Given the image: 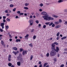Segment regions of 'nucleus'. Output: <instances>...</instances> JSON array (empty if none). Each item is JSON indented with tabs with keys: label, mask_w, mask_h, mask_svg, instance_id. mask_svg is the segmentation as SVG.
<instances>
[{
	"label": "nucleus",
	"mask_w": 67,
	"mask_h": 67,
	"mask_svg": "<svg viewBox=\"0 0 67 67\" xmlns=\"http://www.w3.org/2000/svg\"><path fill=\"white\" fill-rule=\"evenodd\" d=\"M46 25H43V29L46 28Z\"/></svg>",
	"instance_id": "c85d7f7f"
},
{
	"label": "nucleus",
	"mask_w": 67,
	"mask_h": 67,
	"mask_svg": "<svg viewBox=\"0 0 67 67\" xmlns=\"http://www.w3.org/2000/svg\"><path fill=\"white\" fill-rule=\"evenodd\" d=\"M8 65L9 67H11L12 66V63H9L8 64Z\"/></svg>",
	"instance_id": "dca6fc26"
},
{
	"label": "nucleus",
	"mask_w": 67,
	"mask_h": 67,
	"mask_svg": "<svg viewBox=\"0 0 67 67\" xmlns=\"http://www.w3.org/2000/svg\"><path fill=\"white\" fill-rule=\"evenodd\" d=\"M24 14L23 13H20V14H19V15H23Z\"/></svg>",
	"instance_id": "49530a36"
},
{
	"label": "nucleus",
	"mask_w": 67,
	"mask_h": 67,
	"mask_svg": "<svg viewBox=\"0 0 67 67\" xmlns=\"http://www.w3.org/2000/svg\"><path fill=\"white\" fill-rule=\"evenodd\" d=\"M17 65L18 66H20L21 65V62L19 61L17 62Z\"/></svg>",
	"instance_id": "9d476101"
},
{
	"label": "nucleus",
	"mask_w": 67,
	"mask_h": 67,
	"mask_svg": "<svg viewBox=\"0 0 67 67\" xmlns=\"http://www.w3.org/2000/svg\"><path fill=\"white\" fill-rule=\"evenodd\" d=\"M60 67H64V64H62L60 66Z\"/></svg>",
	"instance_id": "f704fd0d"
},
{
	"label": "nucleus",
	"mask_w": 67,
	"mask_h": 67,
	"mask_svg": "<svg viewBox=\"0 0 67 67\" xmlns=\"http://www.w3.org/2000/svg\"><path fill=\"white\" fill-rule=\"evenodd\" d=\"M47 64H48V63H44V67H45V66H46V65H47Z\"/></svg>",
	"instance_id": "412c9836"
},
{
	"label": "nucleus",
	"mask_w": 67,
	"mask_h": 67,
	"mask_svg": "<svg viewBox=\"0 0 67 67\" xmlns=\"http://www.w3.org/2000/svg\"><path fill=\"white\" fill-rule=\"evenodd\" d=\"M16 42H17V43H18L19 42H21V40H20V39H17L16 40Z\"/></svg>",
	"instance_id": "9b49d317"
},
{
	"label": "nucleus",
	"mask_w": 67,
	"mask_h": 67,
	"mask_svg": "<svg viewBox=\"0 0 67 67\" xmlns=\"http://www.w3.org/2000/svg\"><path fill=\"white\" fill-rule=\"evenodd\" d=\"M60 27V25H58L55 26V29H57L58 28H59V27Z\"/></svg>",
	"instance_id": "f8f14e48"
},
{
	"label": "nucleus",
	"mask_w": 67,
	"mask_h": 67,
	"mask_svg": "<svg viewBox=\"0 0 67 67\" xmlns=\"http://www.w3.org/2000/svg\"><path fill=\"white\" fill-rule=\"evenodd\" d=\"M16 53L17 54H18V53H19V51H16Z\"/></svg>",
	"instance_id": "864d4df0"
},
{
	"label": "nucleus",
	"mask_w": 67,
	"mask_h": 67,
	"mask_svg": "<svg viewBox=\"0 0 67 67\" xmlns=\"http://www.w3.org/2000/svg\"><path fill=\"white\" fill-rule=\"evenodd\" d=\"M13 53H14V54H15V55H16L17 54V53H16V52H15V51H13Z\"/></svg>",
	"instance_id": "bb28decb"
},
{
	"label": "nucleus",
	"mask_w": 67,
	"mask_h": 67,
	"mask_svg": "<svg viewBox=\"0 0 67 67\" xmlns=\"http://www.w3.org/2000/svg\"><path fill=\"white\" fill-rule=\"evenodd\" d=\"M5 13H9V12H8V10H5Z\"/></svg>",
	"instance_id": "c9c22d12"
},
{
	"label": "nucleus",
	"mask_w": 67,
	"mask_h": 67,
	"mask_svg": "<svg viewBox=\"0 0 67 67\" xmlns=\"http://www.w3.org/2000/svg\"><path fill=\"white\" fill-rule=\"evenodd\" d=\"M54 61H55V62H56L57 61V59H56V58H54Z\"/></svg>",
	"instance_id": "37998d69"
},
{
	"label": "nucleus",
	"mask_w": 67,
	"mask_h": 67,
	"mask_svg": "<svg viewBox=\"0 0 67 67\" xmlns=\"http://www.w3.org/2000/svg\"><path fill=\"white\" fill-rule=\"evenodd\" d=\"M36 23L37 24H38V23H39V21L37 20L36 21Z\"/></svg>",
	"instance_id": "58836bf2"
},
{
	"label": "nucleus",
	"mask_w": 67,
	"mask_h": 67,
	"mask_svg": "<svg viewBox=\"0 0 67 67\" xmlns=\"http://www.w3.org/2000/svg\"><path fill=\"white\" fill-rule=\"evenodd\" d=\"M29 23H30V25H32L33 24V20H30L29 21Z\"/></svg>",
	"instance_id": "39448f33"
},
{
	"label": "nucleus",
	"mask_w": 67,
	"mask_h": 67,
	"mask_svg": "<svg viewBox=\"0 0 67 67\" xmlns=\"http://www.w3.org/2000/svg\"><path fill=\"white\" fill-rule=\"evenodd\" d=\"M9 7L10 8H13L14 7V5L12 4H11L10 5Z\"/></svg>",
	"instance_id": "aec40b11"
},
{
	"label": "nucleus",
	"mask_w": 67,
	"mask_h": 67,
	"mask_svg": "<svg viewBox=\"0 0 67 67\" xmlns=\"http://www.w3.org/2000/svg\"><path fill=\"white\" fill-rule=\"evenodd\" d=\"M15 10H16V8H15L13 9V11H14V12H15Z\"/></svg>",
	"instance_id": "473e14b6"
},
{
	"label": "nucleus",
	"mask_w": 67,
	"mask_h": 67,
	"mask_svg": "<svg viewBox=\"0 0 67 67\" xmlns=\"http://www.w3.org/2000/svg\"><path fill=\"white\" fill-rule=\"evenodd\" d=\"M51 49L55 51V45L51 44Z\"/></svg>",
	"instance_id": "20e7f679"
},
{
	"label": "nucleus",
	"mask_w": 67,
	"mask_h": 67,
	"mask_svg": "<svg viewBox=\"0 0 67 67\" xmlns=\"http://www.w3.org/2000/svg\"><path fill=\"white\" fill-rule=\"evenodd\" d=\"M24 9H25V10H28L29 9V8L26 7H24Z\"/></svg>",
	"instance_id": "393cba45"
},
{
	"label": "nucleus",
	"mask_w": 67,
	"mask_h": 67,
	"mask_svg": "<svg viewBox=\"0 0 67 67\" xmlns=\"http://www.w3.org/2000/svg\"><path fill=\"white\" fill-rule=\"evenodd\" d=\"M0 31H1V32H3V30L2 29H0Z\"/></svg>",
	"instance_id": "8fccbe9b"
},
{
	"label": "nucleus",
	"mask_w": 67,
	"mask_h": 67,
	"mask_svg": "<svg viewBox=\"0 0 67 67\" xmlns=\"http://www.w3.org/2000/svg\"><path fill=\"white\" fill-rule=\"evenodd\" d=\"M23 49L20 48V52H21L22 51H23L22 54L23 55H25V53L26 54H27V51L26 50L25 51H23Z\"/></svg>",
	"instance_id": "7ed1b4c3"
},
{
	"label": "nucleus",
	"mask_w": 67,
	"mask_h": 67,
	"mask_svg": "<svg viewBox=\"0 0 67 67\" xmlns=\"http://www.w3.org/2000/svg\"><path fill=\"white\" fill-rule=\"evenodd\" d=\"M25 6H27L29 5V3H26L25 4Z\"/></svg>",
	"instance_id": "c756f323"
},
{
	"label": "nucleus",
	"mask_w": 67,
	"mask_h": 67,
	"mask_svg": "<svg viewBox=\"0 0 67 67\" xmlns=\"http://www.w3.org/2000/svg\"><path fill=\"white\" fill-rule=\"evenodd\" d=\"M54 18H58V16H57L56 15H54Z\"/></svg>",
	"instance_id": "5fc2aeb1"
},
{
	"label": "nucleus",
	"mask_w": 67,
	"mask_h": 67,
	"mask_svg": "<svg viewBox=\"0 0 67 67\" xmlns=\"http://www.w3.org/2000/svg\"><path fill=\"white\" fill-rule=\"evenodd\" d=\"M52 27H55V24H52Z\"/></svg>",
	"instance_id": "de8ad7c7"
},
{
	"label": "nucleus",
	"mask_w": 67,
	"mask_h": 67,
	"mask_svg": "<svg viewBox=\"0 0 67 67\" xmlns=\"http://www.w3.org/2000/svg\"><path fill=\"white\" fill-rule=\"evenodd\" d=\"M59 39V37H58L57 38V40H58V39Z\"/></svg>",
	"instance_id": "0e129e2a"
},
{
	"label": "nucleus",
	"mask_w": 67,
	"mask_h": 67,
	"mask_svg": "<svg viewBox=\"0 0 67 67\" xmlns=\"http://www.w3.org/2000/svg\"><path fill=\"white\" fill-rule=\"evenodd\" d=\"M59 50V48L58 47H56V49H55V51L57 53H58V51Z\"/></svg>",
	"instance_id": "423d86ee"
},
{
	"label": "nucleus",
	"mask_w": 67,
	"mask_h": 67,
	"mask_svg": "<svg viewBox=\"0 0 67 67\" xmlns=\"http://www.w3.org/2000/svg\"><path fill=\"white\" fill-rule=\"evenodd\" d=\"M57 54V53L55 51L52 50L50 53V55L51 56H55Z\"/></svg>",
	"instance_id": "f03ea898"
},
{
	"label": "nucleus",
	"mask_w": 67,
	"mask_h": 67,
	"mask_svg": "<svg viewBox=\"0 0 67 67\" xmlns=\"http://www.w3.org/2000/svg\"><path fill=\"white\" fill-rule=\"evenodd\" d=\"M9 15H10V14H6V15L7 16H9Z\"/></svg>",
	"instance_id": "338daca9"
},
{
	"label": "nucleus",
	"mask_w": 67,
	"mask_h": 67,
	"mask_svg": "<svg viewBox=\"0 0 67 67\" xmlns=\"http://www.w3.org/2000/svg\"><path fill=\"white\" fill-rule=\"evenodd\" d=\"M39 67H42V64H41L40 65Z\"/></svg>",
	"instance_id": "6e6d98bb"
},
{
	"label": "nucleus",
	"mask_w": 67,
	"mask_h": 67,
	"mask_svg": "<svg viewBox=\"0 0 67 67\" xmlns=\"http://www.w3.org/2000/svg\"><path fill=\"white\" fill-rule=\"evenodd\" d=\"M7 21L8 22H10V19H9L8 18H7Z\"/></svg>",
	"instance_id": "72a5a7b5"
},
{
	"label": "nucleus",
	"mask_w": 67,
	"mask_h": 67,
	"mask_svg": "<svg viewBox=\"0 0 67 67\" xmlns=\"http://www.w3.org/2000/svg\"><path fill=\"white\" fill-rule=\"evenodd\" d=\"M46 56L47 57H49V53H47L46 54Z\"/></svg>",
	"instance_id": "5701e85b"
},
{
	"label": "nucleus",
	"mask_w": 67,
	"mask_h": 67,
	"mask_svg": "<svg viewBox=\"0 0 67 67\" xmlns=\"http://www.w3.org/2000/svg\"><path fill=\"white\" fill-rule=\"evenodd\" d=\"M59 32H58L57 34V36H59Z\"/></svg>",
	"instance_id": "7c9ffc66"
},
{
	"label": "nucleus",
	"mask_w": 67,
	"mask_h": 67,
	"mask_svg": "<svg viewBox=\"0 0 67 67\" xmlns=\"http://www.w3.org/2000/svg\"><path fill=\"white\" fill-rule=\"evenodd\" d=\"M62 22V20L61 19H60L59 20V23H61Z\"/></svg>",
	"instance_id": "e433bc0d"
},
{
	"label": "nucleus",
	"mask_w": 67,
	"mask_h": 67,
	"mask_svg": "<svg viewBox=\"0 0 67 67\" xmlns=\"http://www.w3.org/2000/svg\"><path fill=\"white\" fill-rule=\"evenodd\" d=\"M29 35L27 34L26 35V36H25V38H28L29 37Z\"/></svg>",
	"instance_id": "f3484780"
},
{
	"label": "nucleus",
	"mask_w": 67,
	"mask_h": 67,
	"mask_svg": "<svg viewBox=\"0 0 67 67\" xmlns=\"http://www.w3.org/2000/svg\"><path fill=\"white\" fill-rule=\"evenodd\" d=\"M63 1H64L63 0H59L58 1V2H59V3H60L62 2H63Z\"/></svg>",
	"instance_id": "6ab92c4d"
},
{
	"label": "nucleus",
	"mask_w": 67,
	"mask_h": 67,
	"mask_svg": "<svg viewBox=\"0 0 67 67\" xmlns=\"http://www.w3.org/2000/svg\"><path fill=\"white\" fill-rule=\"evenodd\" d=\"M36 36H34L33 37V38L34 39H35L36 38Z\"/></svg>",
	"instance_id": "2f4dec72"
},
{
	"label": "nucleus",
	"mask_w": 67,
	"mask_h": 67,
	"mask_svg": "<svg viewBox=\"0 0 67 67\" xmlns=\"http://www.w3.org/2000/svg\"><path fill=\"white\" fill-rule=\"evenodd\" d=\"M43 18H44L43 20L46 21H49L50 20H54V19L52 18L48 17V15L42 16Z\"/></svg>",
	"instance_id": "f257e3e1"
},
{
	"label": "nucleus",
	"mask_w": 67,
	"mask_h": 67,
	"mask_svg": "<svg viewBox=\"0 0 67 67\" xmlns=\"http://www.w3.org/2000/svg\"><path fill=\"white\" fill-rule=\"evenodd\" d=\"M13 49L15 50V51H17L18 50V48L16 47H13L12 48Z\"/></svg>",
	"instance_id": "1a4fd4ad"
},
{
	"label": "nucleus",
	"mask_w": 67,
	"mask_h": 67,
	"mask_svg": "<svg viewBox=\"0 0 67 67\" xmlns=\"http://www.w3.org/2000/svg\"><path fill=\"white\" fill-rule=\"evenodd\" d=\"M29 46H30V47H33V44L32 43H31L29 45Z\"/></svg>",
	"instance_id": "a211bd4d"
},
{
	"label": "nucleus",
	"mask_w": 67,
	"mask_h": 67,
	"mask_svg": "<svg viewBox=\"0 0 67 67\" xmlns=\"http://www.w3.org/2000/svg\"><path fill=\"white\" fill-rule=\"evenodd\" d=\"M30 18H32V15H30Z\"/></svg>",
	"instance_id": "69168bd1"
},
{
	"label": "nucleus",
	"mask_w": 67,
	"mask_h": 67,
	"mask_svg": "<svg viewBox=\"0 0 67 67\" xmlns=\"http://www.w3.org/2000/svg\"><path fill=\"white\" fill-rule=\"evenodd\" d=\"M49 23H50V22H47L45 23V24L46 25H49Z\"/></svg>",
	"instance_id": "b1692460"
},
{
	"label": "nucleus",
	"mask_w": 67,
	"mask_h": 67,
	"mask_svg": "<svg viewBox=\"0 0 67 67\" xmlns=\"http://www.w3.org/2000/svg\"><path fill=\"white\" fill-rule=\"evenodd\" d=\"M53 45H58V43L56 42H55L54 43H52Z\"/></svg>",
	"instance_id": "ddd939ff"
},
{
	"label": "nucleus",
	"mask_w": 67,
	"mask_h": 67,
	"mask_svg": "<svg viewBox=\"0 0 67 67\" xmlns=\"http://www.w3.org/2000/svg\"><path fill=\"white\" fill-rule=\"evenodd\" d=\"M33 57V55H31L30 57V60H32V58Z\"/></svg>",
	"instance_id": "4be33fe9"
},
{
	"label": "nucleus",
	"mask_w": 67,
	"mask_h": 67,
	"mask_svg": "<svg viewBox=\"0 0 67 67\" xmlns=\"http://www.w3.org/2000/svg\"><path fill=\"white\" fill-rule=\"evenodd\" d=\"M9 41L10 42H11V41H12V39L11 38H10L9 39Z\"/></svg>",
	"instance_id": "13d9d810"
},
{
	"label": "nucleus",
	"mask_w": 67,
	"mask_h": 67,
	"mask_svg": "<svg viewBox=\"0 0 67 67\" xmlns=\"http://www.w3.org/2000/svg\"><path fill=\"white\" fill-rule=\"evenodd\" d=\"M53 24V22L51 23H50V24H49V26H51V25H52Z\"/></svg>",
	"instance_id": "a878e982"
},
{
	"label": "nucleus",
	"mask_w": 67,
	"mask_h": 67,
	"mask_svg": "<svg viewBox=\"0 0 67 67\" xmlns=\"http://www.w3.org/2000/svg\"><path fill=\"white\" fill-rule=\"evenodd\" d=\"M11 55H8V60L9 62H10V61H11Z\"/></svg>",
	"instance_id": "0eeeda50"
},
{
	"label": "nucleus",
	"mask_w": 67,
	"mask_h": 67,
	"mask_svg": "<svg viewBox=\"0 0 67 67\" xmlns=\"http://www.w3.org/2000/svg\"><path fill=\"white\" fill-rule=\"evenodd\" d=\"M1 44L3 46L4 45V42L2 40L1 41Z\"/></svg>",
	"instance_id": "cd10ccee"
},
{
	"label": "nucleus",
	"mask_w": 67,
	"mask_h": 67,
	"mask_svg": "<svg viewBox=\"0 0 67 67\" xmlns=\"http://www.w3.org/2000/svg\"><path fill=\"white\" fill-rule=\"evenodd\" d=\"M4 23H2L1 24V26H4Z\"/></svg>",
	"instance_id": "2eb2a0df"
},
{
	"label": "nucleus",
	"mask_w": 67,
	"mask_h": 67,
	"mask_svg": "<svg viewBox=\"0 0 67 67\" xmlns=\"http://www.w3.org/2000/svg\"><path fill=\"white\" fill-rule=\"evenodd\" d=\"M64 24L65 25H67V21H65L64 23Z\"/></svg>",
	"instance_id": "a19ab883"
},
{
	"label": "nucleus",
	"mask_w": 67,
	"mask_h": 67,
	"mask_svg": "<svg viewBox=\"0 0 67 67\" xmlns=\"http://www.w3.org/2000/svg\"><path fill=\"white\" fill-rule=\"evenodd\" d=\"M2 29H3L4 28V26H2Z\"/></svg>",
	"instance_id": "4d7b16f0"
},
{
	"label": "nucleus",
	"mask_w": 67,
	"mask_h": 67,
	"mask_svg": "<svg viewBox=\"0 0 67 67\" xmlns=\"http://www.w3.org/2000/svg\"><path fill=\"white\" fill-rule=\"evenodd\" d=\"M55 24H59V22L57 21V22H55Z\"/></svg>",
	"instance_id": "79ce46f5"
},
{
	"label": "nucleus",
	"mask_w": 67,
	"mask_h": 67,
	"mask_svg": "<svg viewBox=\"0 0 67 67\" xmlns=\"http://www.w3.org/2000/svg\"><path fill=\"white\" fill-rule=\"evenodd\" d=\"M38 64H40L41 65V64H42V62H41L40 61L39 62Z\"/></svg>",
	"instance_id": "3c124183"
},
{
	"label": "nucleus",
	"mask_w": 67,
	"mask_h": 67,
	"mask_svg": "<svg viewBox=\"0 0 67 67\" xmlns=\"http://www.w3.org/2000/svg\"><path fill=\"white\" fill-rule=\"evenodd\" d=\"M42 14H43V15H45L46 14H47V13L45 12H43L41 13Z\"/></svg>",
	"instance_id": "6e6552de"
},
{
	"label": "nucleus",
	"mask_w": 67,
	"mask_h": 67,
	"mask_svg": "<svg viewBox=\"0 0 67 67\" xmlns=\"http://www.w3.org/2000/svg\"><path fill=\"white\" fill-rule=\"evenodd\" d=\"M3 18L4 19H5L6 18V17H5L4 16H3Z\"/></svg>",
	"instance_id": "a18cd8bd"
},
{
	"label": "nucleus",
	"mask_w": 67,
	"mask_h": 67,
	"mask_svg": "<svg viewBox=\"0 0 67 67\" xmlns=\"http://www.w3.org/2000/svg\"><path fill=\"white\" fill-rule=\"evenodd\" d=\"M34 31V29H33L31 30V32H33Z\"/></svg>",
	"instance_id": "ea45409f"
},
{
	"label": "nucleus",
	"mask_w": 67,
	"mask_h": 67,
	"mask_svg": "<svg viewBox=\"0 0 67 67\" xmlns=\"http://www.w3.org/2000/svg\"><path fill=\"white\" fill-rule=\"evenodd\" d=\"M17 13H18V14H20V11H18L17 12Z\"/></svg>",
	"instance_id": "09e8293b"
},
{
	"label": "nucleus",
	"mask_w": 67,
	"mask_h": 67,
	"mask_svg": "<svg viewBox=\"0 0 67 67\" xmlns=\"http://www.w3.org/2000/svg\"><path fill=\"white\" fill-rule=\"evenodd\" d=\"M3 22H6V21H5V19H3Z\"/></svg>",
	"instance_id": "bf43d9fd"
},
{
	"label": "nucleus",
	"mask_w": 67,
	"mask_h": 67,
	"mask_svg": "<svg viewBox=\"0 0 67 67\" xmlns=\"http://www.w3.org/2000/svg\"><path fill=\"white\" fill-rule=\"evenodd\" d=\"M66 38H67V37L65 36L61 38V39L62 40H64V39H66Z\"/></svg>",
	"instance_id": "4468645a"
},
{
	"label": "nucleus",
	"mask_w": 67,
	"mask_h": 67,
	"mask_svg": "<svg viewBox=\"0 0 67 67\" xmlns=\"http://www.w3.org/2000/svg\"><path fill=\"white\" fill-rule=\"evenodd\" d=\"M38 25L39 27H40L41 26V24H38Z\"/></svg>",
	"instance_id": "680f3d73"
},
{
	"label": "nucleus",
	"mask_w": 67,
	"mask_h": 67,
	"mask_svg": "<svg viewBox=\"0 0 67 67\" xmlns=\"http://www.w3.org/2000/svg\"><path fill=\"white\" fill-rule=\"evenodd\" d=\"M9 36L10 38H12V36H11V35H9Z\"/></svg>",
	"instance_id": "603ef678"
},
{
	"label": "nucleus",
	"mask_w": 67,
	"mask_h": 67,
	"mask_svg": "<svg viewBox=\"0 0 67 67\" xmlns=\"http://www.w3.org/2000/svg\"><path fill=\"white\" fill-rule=\"evenodd\" d=\"M40 7H42L43 6V4L42 3H41L40 4Z\"/></svg>",
	"instance_id": "c03bdc74"
},
{
	"label": "nucleus",
	"mask_w": 67,
	"mask_h": 67,
	"mask_svg": "<svg viewBox=\"0 0 67 67\" xmlns=\"http://www.w3.org/2000/svg\"><path fill=\"white\" fill-rule=\"evenodd\" d=\"M39 11L40 12H42V9H39Z\"/></svg>",
	"instance_id": "052dcab7"
},
{
	"label": "nucleus",
	"mask_w": 67,
	"mask_h": 67,
	"mask_svg": "<svg viewBox=\"0 0 67 67\" xmlns=\"http://www.w3.org/2000/svg\"><path fill=\"white\" fill-rule=\"evenodd\" d=\"M45 67H49V65H47Z\"/></svg>",
	"instance_id": "774afa93"
},
{
	"label": "nucleus",
	"mask_w": 67,
	"mask_h": 67,
	"mask_svg": "<svg viewBox=\"0 0 67 67\" xmlns=\"http://www.w3.org/2000/svg\"><path fill=\"white\" fill-rule=\"evenodd\" d=\"M6 29H7V30H8V29H9V26H6Z\"/></svg>",
	"instance_id": "4c0bfd02"
},
{
	"label": "nucleus",
	"mask_w": 67,
	"mask_h": 67,
	"mask_svg": "<svg viewBox=\"0 0 67 67\" xmlns=\"http://www.w3.org/2000/svg\"><path fill=\"white\" fill-rule=\"evenodd\" d=\"M9 13H11V11L10 10H9Z\"/></svg>",
	"instance_id": "e2e57ef3"
}]
</instances>
